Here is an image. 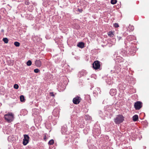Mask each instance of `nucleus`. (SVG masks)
Masks as SVG:
<instances>
[{
	"label": "nucleus",
	"instance_id": "21",
	"mask_svg": "<svg viewBox=\"0 0 149 149\" xmlns=\"http://www.w3.org/2000/svg\"><path fill=\"white\" fill-rule=\"evenodd\" d=\"M24 3L26 5H29L30 4V3L28 0H25Z\"/></svg>",
	"mask_w": 149,
	"mask_h": 149
},
{
	"label": "nucleus",
	"instance_id": "7",
	"mask_svg": "<svg viewBox=\"0 0 149 149\" xmlns=\"http://www.w3.org/2000/svg\"><path fill=\"white\" fill-rule=\"evenodd\" d=\"M52 114L55 117L58 116L59 114V110L57 109H54L52 112Z\"/></svg>",
	"mask_w": 149,
	"mask_h": 149
},
{
	"label": "nucleus",
	"instance_id": "3",
	"mask_svg": "<svg viewBox=\"0 0 149 149\" xmlns=\"http://www.w3.org/2000/svg\"><path fill=\"white\" fill-rule=\"evenodd\" d=\"M93 67L95 70L100 69V62L98 61H95L93 64Z\"/></svg>",
	"mask_w": 149,
	"mask_h": 149
},
{
	"label": "nucleus",
	"instance_id": "29",
	"mask_svg": "<svg viewBox=\"0 0 149 149\" xmlns=\"http://www.w3.org/2000/svg\"><path fill=\"white\" fill-rule=\"evenodd\" d=\"M78 11H79L80 12H81L82 11V10H81V9H78Z\"/></svg>",
	"mask_w": 149,
	"mask_h": 149
},
{
	"label": "nucleus",
	"instance_id": "1",
	"mask_svg": "<svg viewBox=\"0 0 149 149\" xmlns=\"http://www.w3.org/2000/svg\"><path fill=\"white\" fill-rule=\"evenodd\" d=\"M4 117L5 120L8 123H10L14 120V115L11 112H9L4 115Z\"/></svg>",
	"mask_w": 149,
	"mask_h": 149
},
{
	"label": "nucleus",
	"instance_id": "17",
	"mask_svg": "<svg viewBox=\"0 0 149 149\" xmlns=\"http://www.w3.org/2000/svg\"><path fill=\"white\" fill-rule=\"evenodd\" d=\"M14 45L16 47H19L20 45V43L17 42H15L14 43Z\"/></svg>",
	"mask_w": 149,
	"mask_h": 149
},
{
	"label": "nucleus",
	"instance_id": "18",
	"mask_svg": "<svg viewBox=\"0 0 149 149\" xmlns=\"http://www.w3.org/2000/svg\"><path fill=\"white\" fill-rule=\"evenodd\" d=\"M54 143V141L53 139L50 140L48 144L50 145H52Z\"/></svg>",
	"mask_w": 149,
	"mask_h": 149
},
{
	"label": "nucleus",
	"instance_id": "16",
	"mask_svg": "<svg viewBox=\"0 0 149 149\" xmlns=\"http://www.w3.org/2000/svg\"><path fill=\"white\" fill-rule=\"evenodd\" d=\"M115 68V70L114 71V72H118L120 70V68H116V66Z\"/></svg>",
	"mask_w": 149,
	"mask_h": 149
},
{
	"label": "nucleus",
	"instance_id": "23",
	"mask_svg": "<svg viewBox=\"0 0 149 149\" xmlns=\"http://www.w3.org/2000/svg\"><path fill=\"white\" fill-rule=\"evenodd\" d=\"M34 71L35 73H37L40 71V70L38 69H36L34 70Z\"/></svg>",
	"mask_w": 149,
	"mask_h": 149
},
{
	"label": "nucleus",
	"instance_id": "13",
	"mask_svg": "<svg viewBox=\"0 0 149 149\" xmlns=\"http://www.w3.org/2000/svg\"><path fill=\"white\" fill-rule=\"evenodd\" d=\"M20 99L21 102H24V97L23 95H21L20 97Z\"/></svg>",
	"mask_w": 149,
	"mask_h": 149
},
{
	"label": "nucleus",
	"instance_id": "8",
	"mask_svg": "<svg viewBox=\"0 0 149 149\" xmlns=\"http://www.w3.org/2000/svg\"><path fill=\"white\" fill-rule=\"evenodd\" d=\"M35 64L37 67H40L41 65V62L39 60H36L35 61Z\"/></svg>",
	"mask_w": 149,
	"mask_h": 149
},
{
	"label": "nucleus",
	"instance_id": "30",
	"mask_svg": "<svg viewBox=\"0 0 149 149\" xmlns=\"http://www.w3.org/2000/svg\"><path fill=\"white\" fill-rule=\"evenodd\" d=\"M1 31H3V30L2 29V30H1Z\"/></svg>",
	"mask_w": 149,
	"mask_h": 149
},
{
	"label": "nucleus",
	"instance_id": "10",
	"mask_svg": "<svg viewBox=\"0 0 149 149\" xmlns=\"http://www.w3.org/2000/svg\"><path fill=\"white\" fill-rule=\"evenodd\" d=\"M84 42H81L78 43L77 45V46L81 48H82L84 47Z\"/></svg>",
	"mask_w": 149,
	"mask_h": 149
},
{
	"label": "nucleus",
	"instance_id": "6",
	"mask_svg": "<svg viewBox=\"0 0 149 149\" xmlns=\"http://www.w3.org/2000/svg\"><path fill=\"white\" fill-rule=\"evenodd\" d=\"M72 101L74 104H78L80 102V97L78 96H77L73 99Z\"/></svg>",
	"mask_w": 149,
	"mask_h": 149
},
{
	"label": "nucleus",
	"instance_id": "32",
	"mask_svg": "<svg viewBox=\"0 0 149 149\" xmlns=\"http://www.w3.org/2000/svg\"><path fill=\"white\" fill-rule=\"evenodd\" d=\"M121 37H120V38H119V40H120V39L121 38Z\"/></svg>",
	"mask_w": 149,
	"mask_h": 149
},
{
	"label": "nucleus",
	"instance_id": "28",
	"mask_svg": "<svg viewBox=\"0 0 149 149\" xmlns=\"http://www.w3.org/2000/svg\"><path fill=\"white\" fill-rule=\"evenodd\" d=\"M112 81L111 82V81H110V82H108V83L109 84H111L112 83Z\"/></svg>",
	"mask_w": 149,
	"mask_h": 149
},
{
	"label": "nucleus",
	"instance_id": "26",
	"mask_svg": "<svg viewBox=\"0 0 149 149\" xmlns=\"http://www.w3.org/2000/svg\"><path fill=\"white\" fill-rule=\"evenodd\" d=\"M117 61H118V62H121L122 61H123V59L122 58H120V61L118 60Z\"/></svg>",
	"mask_w": 149,
	"mask_h": 149
},
{
	"label": "nucleus",
	"instance_id": "11",
	"mask_svg": "<svg viewBox=\"0 0 149 149\" xmlns=\"http://www.w3.org/2000/svg\"><path fill=\"white\" fill-rule=\"evenodd\" d=\"M134 29V27L132 26L129 25V26L127 27V30L130 32L133 31Z\"/></svg>",
	"mask_w": 149,
	"mask_h": 149
},
{
	"label": "nucleus",
	"instance_id": "24",
	"mask_svg": "<svg viewBox=\"0 0 149 149\" xmlns=\"http://www.w3.org/2000/svg\"><path fill=\"white\" fill-rule=\"evenodd\" d=\"M66 130H67V129L65 127H62V131L65 132L66 131Z\"/></svg>",
	"mask_w": 149,
	"mask_h": 149
},
{
	"label": "nucleus",
	"instance_id": "14",
	"mask_svg": "<svg viewBox=\"0 0 149 149\" xmlns=\"http://www.w3.org/2000/svg\"><path fill=\"white\" fill-rule=\"evenodd\" d=\"M3 40L6 43H7L8 42V40L7 38H3Z\"/></svg>",
	"mask_w": 149,
	"mask_h": 149
},
{
	"label": "nucleus",
	"instance_id": "4",
	"mask_svg": "<svg viewBox=\"0 0 149 149\" xmlns=\"http://www.w3.org/2000/svg\"><path fill=\"white\" fill-rule=\"evenodd\" d=\"M134 107L136 110H139L142 107V103L140 101H137L134 104Z\"/></svg>",
	"mask_w": 149,
	"mask_h": 149
},
{
	"label": "nucleus",
	"instance_id": "19",
	"mask_svg": "<svg viewBox=\"0 0 149 149\" xmlns=\"http://www.w3.org/2000/svg\"><path fill=\"white\" fill-rule=\"evenodd\" d=\"M116 0H111V3L112 4H114L116 3Z\"/></svg>",
	"mask_w": 149,
	"mask_h": 149
},
{
	"label": "nucleus",
	"instance_id": "27",
	"mask_svg": "<svg viewBox=\"0 0 149 149\" xmlns=\"http://www.w3.org/2000/svg\"><path fill=\"white\" fill-rule=\"evenodd\" d=\"M50 95L51 96H54V94L53 93H50Z\"/></svg>",
	"mask_w": 149,
	"mask_h": 149
},
{
	"label": "nucleus",
	"instance_id": "2",
	"mask_svg": "<svg viewBox=\"0 0 149 149\" xmlns=\"http://www.w3.org/2000/svg\"><path fill=\"white\" fill-rule=\"evenodd\" d=\"M124 120V117L121 115L117 116L114 119V121L116 124L122 123Z\"/></svg>",
	"mask_w": 149,
	"mask_h": 149
},
{
	"label": "nucleus",
	"instance_id": "20",
	"mask_svg": "<svg viewBox=\"0 0 149 149\" xmlns=\"http://www.w3.org/2000/svg\"><path fill=\"white\" fill-rule=\"evenodd\" d=\"M108 35L109 36L111 37H113L114 36L113 32H109Z\"/></svg>",
	"mask_w": 149,
	"mask_h": 149
},
{
	"label": "nucleus",
	"instance_id": "22",
	"mask_svg": "<svg viewBox=\"0 0 149 149\" xmlns=\"http://www.w3.org/2000/svg\"><path fill=\"white\" fill-rule=\"evenodd\" d=\"M14 88L15 89H18V88H19V86H18V85H17V84H15L14 85Z\"/></svg>",
	"mask_w": 149,
	"mask_h": 149
},
{
	"label": "nucleus",
	"instance_id": "5",
	"mask_svg": "<svg viewBox=\"0 0 149 149\" xmlns=\"http://www.w3.org/2000/svg\"><path fill=\"white\" fill-rule=\"evenodd\" d=\"M24 138L23 139V143L24 146L26 145L29 143V137L28 135L25 134L24 136Z\"/></svg>",
	"mask_w": 149,
	"mask_h": 149
},
{
	"label": "nucleus",
	"instance_id": "25",
	"mask_svg": "<svg viewBox=\"0 0 149 149\" xmlns=\"http://www.w3.org/2000/svg\"><path fill=\"white\" fill-rule=\"evenodd\" d=\"M114 26L115 27H119V25L117 23H115L114 24Z\"/></svg>",
	"mask_w": 149,
	"mask_h": 149
},
{
	"label": "nucleus",
	"instance_id": "12",
	"mask_svg": "<svg viewBox=\"0 0 149 149\" xmlns=\"http://www.w3.org/2000/svg\"><path fill=\"white\" fill-rule=\"evenodd\" d=\"M138 119V116L135 115L133 117V120L134 121H136Z\"/></svg>",
	"mask_w": 149,
	"mask_h": 149
},
{
	"label": "nucleus",
	"instance_id": "9",
	"mask_svg": "<svg viewBox=\"0 0 149 149\" xmlns=\"http://www.w3.org/2000/svg\"><path fill=\"white\" fill-rule=\"evenodd\" d=\"M116 93V89H111L110 91V93L112 96L115 95Z\"/></svg>",
	"mask_w": 149,
	"mask_h": 149
},
{
	"label": "nucleus",
	"instance_id": "15",
	"mask_svg": "<svg viewBox=\"0 0 149 149\" xmlns=\"http://www.w3.org/2000/svg\"><path fill=\"white\" fill-rule=\"evenodd\" d=\"M32 64L31 61V60H29L26 63V64L28 66H30Z\"/></svg>",
	"mask_w": 149,
	"mask_h": 149
},
{
	"label": "nucleus",
	"instance_id": "31",
	"mask_svg": "<svg viewBox=\"0 0 149 149\" xmlns=\"http://www.w3.org/2000/svg\"><path fill=\"white\" fill-rule=\"evenodd\" d=\"M121 37H120V38H119V40H120V39L121 38Z\"/></svg>",
	"mask_w": 149,
	"mask_h": 149
}]
</instances>
